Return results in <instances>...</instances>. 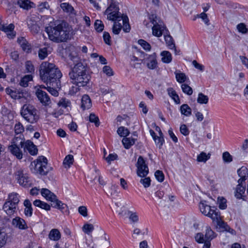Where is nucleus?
<instances>
[{
	"label": "nucleus",
	"mask_w": 248,
	"mask_h": 248,
	"mask_svg": "<svg viewBox=\"0 0 248 248\" xmlns=\"http://www.w3.org/2000/svg\"><path fill=\"white\" fill-rule=\"evenodd\" d=\"M11 145L20 146L21 148L24 147L25 143L23 136L19 135L18 137L15 136L12 140Z\"/></svg>",
	"instance_id": "a878e982"
},
{
	"label": "nucleus",
	"mask_w": 248,
	"mask_h": 248,
	"mask_svg": "<svg viewBox=\"0 0 248 248\" xmlns=\"http://www.w3.org/2000/svg\"><path fill=\"white\" fill-rule=\"evenodd\" d=\"M119 10L117 5L112 2L106 10L104 14L107 15V19L109 20L122 21L123 24V31L125 32H129L130 31V26L128 23V18L126 16L122 15Z\"/></svg>",
	"instance_id": "20e7f679"
},
{
	"label": "nucleus",
	"mask_w": 248,
	"mask_h": 248,
	"mask_svg": "<svg viewBox=\"0 0 248 248\" xmlns=\"http://www.w3.org/2000/svg\"><path fill=\"white\" fill-rule=\"evenodd\" d=\"M165 30H166V27L163 24L153 26L152 33L154 36L160 37L164 33Z\"/></svg>",
	"instance_id": "5701e85b"
},
{
	"label": "nucleus",
	"mask_w": 248,
	"mask_h": 248,
	"mask_svg": "<svg viewBox=\"0 0 248 248\" xmlns=\"http://www.w3.org/2000/svg\"><path fill=\"white\" fill-rule=\"evenodd\" d=\"M57 89H59L58 88L52 86H48L47 87V90L53 96H57L59 95V93Z\"/></svg>",
	"instance_id": "0e129e2a"
},
{
	"label": "nucleus",
	"mask_w": 248,
	"mask_h": 248,
	"mask_svg": "<svg viewBox=\"0 0 248 248\" xmlns=\"http://www.w3.org/2000/svg\"><path fill=\"white\" fill-rule=\"evenodd\" d=\"M209 101L208 96L204 95L202 93H200L198 94L197 98V102L200 104H207Z\"/></svg>",
	"instance_id": "4c0bfd02"
},
{
	"label": "nucleus",
	"mask_w": 248,
	"mask_h": 248,
	"mask_svg": "<svg viewBox=\"0 0 248 248\" xmlns=\"http://www.w3.org/2000/svg\"><path fill=\"white\" fill-rule=\"evenodd\" d=\"M217 218H215L214 219V221H213V222H216L217 223V225L220 228H221L223 229L224 231L230 232L232 233V232L233 230L232 229H231V231H230L231 228L226 223H225L224 221H223L222 220L221 217L220 216V213L218 214V216H217Z\"/></svg>",
	"instance_id": "2eb2a0df"
},
{
	"label": "nucleus",
	"mask_w": 248,
	"mask_h": 248,
	"mask_svg": "<svg viewBox=\"0 0 248 248\" xmlns=\"http://www.w3.org/2000/svg\"><path fill=\"white\" fill-rule=\"evenodd\" d=\"M60 6L63 11L66 13H72L74 10V8L69 3H62Z\"/></svg>",
	"instance_id": "79ce46f5"
},
{
	"label": "nucleus",
	"mask_w": 248,
	"mask_h": 248,
	"mask_svg": "<svg viewBox=\"0 0 248 248\" xmlns=\"http://www.w3.org/2000/svg\"><path fill=\"white\" fill-rule=\"evenodd\" d=\"M20 146L9 145L8 149L10 152L18 159H21L23 156L22 152L20 149Z\"/></svg>",
	"instance_id": "b1692460"
},
{
	"label": "nucleus",
	"mask_w": 248,
	"mask_h": 248,
	"mask_svg": "<svg viewBox=\"0 0 248 248\" xmlns=\"http://www.w3.org/2000/svg\"><path fill=\"white\" fill-rule=\"evenodd\" d=\"M19 202L18 197V194L16 193H12L9 195L8 201L6 202H9L14 205L16 206Z\"/></svg>",
	"instance_id": "473e14b6"
},
{
	"label": "nucleus",
	"mask_w": 248,
	"mask_h": 248,
	"mask_svg": "<svg viewBox=\"0 0 248 248\" xmlns=\"http://www.w3.org/2000/svg\"><path fill=\"white\" fill-rule=\"evenodd\" d=\"M211 154H206L204 152H201L197 155V161L199 162H206L208 159L210 158Z\"/></svg>",
	"instance_id": "2f4dec72"
},
{
	"label": "nucleus",
	"mask_w": 248,
	"mask_h": 248,
	"mask_svg": "<svg viewBox=\"0 0 248 248\" xmlns=\"http://www.w3.org/2000/svg\"><path fill=\"white\" fill-rule=\"evenodd\" d=\"M89 120L90 122L93 123L96 127L100 125L99 118L93 113L90 114Z\"/></svg>",
	"instance_id": "49530a36"
},
{
	"label": "nucleus",
	"mask_w": 248,
	"mask_h": 248,
	"mask_svg": "<svg viewBox=\"0 0 248 248\" xmlns=\"http://www.w3.org/2000/svg\"><path fill=\"white\" fill-rule=\"evenodd\" d=\"M206 201H201L199 204V208L202 214L210 217L213 221L220 213L218 209L215 207H211L206 204Z\"/></svg>",
	"instance_id": "423d86ee"
},
{
	"label": "nucleus",
	"mask_w": 248,
	"mask_h": 248,
	"mask_svg": "<svg viewBox=\"0 0 248 248\" xmlns=\"http://www.w3.org/2000/svg\"><path fill=\"white\" fill-rule=\"evenodd\" d=\"M16 178L18 184L24 187H30L31 182L28 175L24 172V170L20 168L15 172Z\"/></svg>",
	"instance_id": "0eeeda50"
},
{
	"label": "nucleus",
	"mask_w": 248,
	"mask_h": 248,
	"mask_svg": "<svg viewBox=\"0 0 248 248\" xmlns=\"http://www.w3.org/2000/svg\"><path fill=\"white\" fill-rule=\"evenodd\" d=\"M78 213L84 217L88 216L87 207L85 206H80L78 208Z\"/></svg>",
	"instance_id": "338daca9"
},
{
	"label": "nucleus",
	"mask_w": 248,
	"mask_h": 248,
	"mask_svg": "<svg viewBox=\"0 0 248 248\" xmlns=\"http://www.w3.org/2000/svg\"><path fill=\"white\" fill-rule=\"evenodd\" d=\"M32 79V76L26 75L21 79L19 84L22 87H26L28 86L29 81L31 80Z\"/></svg>",
	"instance_id": "a19ab883"
},
{
	"label": "nucleus",
	"mask_w": 248,
	"mask_h": 248,
	"mask_svg": "<svg viewBox=\"0 0 248 248\" xmlns=\"http://www.w3.org/2000/svg\"><path fill=\"white\" fill-rule=\"evenodd\" d=\"M238 183L234 190V196L238 200L242 199L243 201H246V196L245 195L246 191V186L245 183Z\"/></svg>",
	"instance_id": "f8f14e48"
},
{
	"label": "nucleus",
	"mask_w": 248,
	"mask_h": 248,
	"mask_svg": "<svg viewBox=\"0 0 248 248\" xmlns=\"http://www.w3.org/2000/svg\"><path fill=\"white\" fill-rule=\"evenodd\" d=\"M40 76L41 80L46 85L61 88L60 79L62 74L54 64L48 62H43L40 65Z\"/></svg>",
	"instance_id": "f03ea898"
},
{
	"label": "nucleus",
	"mask_w": 248,
	"mask_h": 248,
	"mask_svg": "<svg viewBox=\"0 0 248 248\" xmlns=\"http://www.w3.org/2000/svg\"><path fill=\"white\" fill-rule=\"evenodd\" d=\"M160 55L162 56L161 60L163 62L169 63L172 61V56L171 53L168 51H163Z\"/></svg>",
	"instance_id": "7c9ffc66"
},
{
	"label": "nucleus",
	"mask_w": 248,
	"mask_h": 248,
	"mask_svg": "<svg viewBox=\"0 0 248 248\" xmlns=\"http://www.w3.org/2000/svg\"><path fill=\"white\" fill-rule=\"evenodd\" d=\"M165 40L166 41V44L168 46H169L170 48L173 49L174 48L175 51H176V49L175 47V44L173 43V40L172 37L170 35H164Z\"/></svg>",
	"instance_id": "ea45409f"
},
{
	"label": "nucleus",
	"mask_w": 248,
	"mask_h": 248,
	"mask_svg": "<svg viewBox=\"0 0 248 248\" xmlns=\"http://www.w3.org/2000/svg\"><path fill=\"white\" fill-rule=\"evenodd\" d=\"M117 133L121 137H126L129 134L128 129L124 126H120L117 130Z\"/></svg>",
	"instance_id": "de8ad7c7"
},
{
	"label": "nucleus",
	"mask_w": 248,
	"mask_h": 248,
	"mask_svg": "<svg viewBox=\"0 0 248 248\" xmlns=\"http://www.w3.org/2000/svg\"><path fill=\"white\" fill-rule=\"evenodd\" d=\"M175 74L176 80L178 82L182 83H184L186 81V75L184 73H178L176 72H175Z\"/></svg>",
	"instance_id": "3c124183"
},
{
	"label": "nucleus",
	"mask_w": 248,
	"mask_h": 248,
	"mask_svg": "<svg viewBox=\"0 0 248 248\" xmlns=\"http://www.w3.org/2000/svg\"><path fill=\"white\" fill-rule=\"evenodd\" d=\"M37 111L34 106L29 104H26L22 107L20 114L27 122L31 124H34L39 119Z\"/></svg>",
	"instance_id": "39448f33"
},
{
	"label": "nucleus",
	"mask_w": 248,
	"mask_h": 248,
	"mask_svg": "<svg viewBox=\"0 0 248 248\" xmlns=\"http://www.w3.org/2000/svg\"><path fill=\"white\" fill-rule=\"evenodd\" d=\"M123 144L126 149H129L135 143V139L130 138H124L122 140Z\"/></svg>",
	"instance_id": "c9c22d12"
},
{
	"label": "nucleus",
	"mask_w": 248,
	"mask_h": 248,
	"mask_svg": "<svg viewBox=\"0 0 248 248\" xmlns=\"http://www.w3.org/2000/svg\"><path fill=\"white\" fill-rule=\"evenodd\" d=\"M147 66L150 69H155L157 66V62L156 60V54L153 53L152 54L148 55L147 58Z\"/></svg>",
	"instance_id": "4468645a"
},
{
	"label": "nucleus",
	"mask_w": 248,
	"mask_h": 248,
	"mask_svg": "<svg viewBox=\"0 0 248 248\" xmlns=\"http://www.w3.org/2000/svg\"><path fill=\"white\" fill-rule=\"evenodd\" d=\"M109 239L108 236L105 233L104 236L102 237V240L100 243V245L103 248L108 247L110 245Z\"/></svg>",
	"instance_id": "13d9d810"
},
{
	"label": "nucleus",
	"mask_w": 248,
	"mask_h": 248,
	"mask_svg": "<svg viewBox=\"0 0 248 248\" xmlns=\"http://www.w3.org/2000/svg\"><path fill=\"white\" fill-rule=\"evenodd\" d=\"M24 131V127L20 122H18L15 125V132L17 135L21 134Z\"/></svg>",
	"instance_id": "603ef678"
},
{
	"label": "nucleus",
	"mask_w": 248,
	"mask_h": 248,
	"mask_svg": "<svg viewBox=\"0 0 248 248\" xmlns=\"http://www.w3.org/2000/svg\"><path fill=\"white\" fill-rule=\"evenodd\" d=\"M35 168L41 175H46L49 171L47 166V160L46 157L40 156L36 160Z\"/></svg>",
	"instance_id": "6e6552de"
},
{
	"label": "nucleus",
	"mask_w": 248,
	"mask_h": 248,
	"mask_svg": "<svg viewBox=\"0 0 248 248\" xmlns=\"http://www.w3.org/2000/svg\"><path fill=\"white\" fill-rule=\"evenodd\" d=\"M114 23L112 27V31L115 34H118L122 30V23L118 20L114 21Z\"/></svg>",
	"instance_id": "58836bf2"
},
{
	"label": "nucleus",
	"mask_w": 248,
	"mask_h": 248,
	"mask_svg": "<svg viewBox=\"0 0 248 248\" xmlns=\"http://www.w3.org/2000/svg\"><path fill=\"white\" fill-rule=\"evenodd\" d=\"M35 94L40 102L44 106L51 104V100L47 93L40 89L36 90Z\"/></svg>",
	"instance_id": "9b49d317"
},
{
	"label": "nucleus",
	"mask_w": 248,
	"mask_h": 248,
	"mask_svg": "<svg viewBox=\"0 0 248 248\" xmlns=\"http://www.w3.org/2000/svg\"><path fill=\"white\" fill-rule=\"evenodd\" d=\"M74 162V157L73 155H68L63 160V164L65 165H67L68 167H70L71 165L73 164Z\"/></svg>",
	"instance_id": "5fc2aeb1"
},
{
	"label": "nucleus",
	"mask_w": 248,
	"mask_h": 248,
	"mask_svg": "<svg viewBox=\"0 0 248 248\" xmlns=\"http://www.w3.org/2000/svg\"><path fill=\"white\" fill-rule=\"evenodd\" d=\"M51 205L53 207L60 210L62 212H64L68 210L67 205L59 200L57 197L54 201H52Z\"/></svg>",
	"instance_id": "f3484780"
},
{
	"label": "nucleus",
	"mask_w": 248,
	"mask_h": 248,
	"mask_svg": "<svg viewBox=\"0 0 248 248\" xmlns=\"http://www.w3.org/2000/svg\"><path fill=\"white\" fill-rule=\"evenodd\" d=\"M16 207L9 202H5L3 205V209L8 215L11 216L16 212Z\"/></svg>",
	"instance_id": "412c9836"
},
{
	"label": "nucleus",
	"mask_w": 248,
	"mask_h": 248,
	"mask_svg": "<svg viewBox=\"0 0 248 248\" xmlns=\"http://www.w3.org/2000/svg\"><path fill=\"white\" fill-rule=\"evenodd\" d=\"M137 174L140 177H145L149 172L148 167L143 158L140 156L137 163Z\"/></svg>",
	"instance_id": "1a4fd4ad"
},
{
	"label": "nucleus",
	"mask_w": 248,
	"mask_h": 248,
	"mask_svg": "<svg viewBox=\"0 0 248 248\" xmlns=\"http://www.w3.org/2000/svg\"><path fill=\"white\" fill-rule=\"evenodd\" d=\"M58 104L60 107L66 108L70 105L71 103L69 100L62 98L60 100Z\"/></svg>",
	"instance_id": "69168bd1"
},
{
	"label": "nucleus",
	"mask_w": 248,
	"mask_h": 248,
	"mask_svg": "<svg viewBox=\"0 0 248 248\" xmlns=\"http://www.w3.org/2000/svg\"><path fill=\"white\" fill-rule=\"evenodd\" d=\"M48 55L47 48L46 47L39 49L38 51V57L40 59L44 60Z\"/></svg>",
	"instance_id": "a18cd8bd"
},
{
	"label": "nucleus",
	"mask_w": 248,
	"mask_h": 248,
	"mask_svg": "<svg viewBox=\"0 0 248 248\" xmlns=\"http://www.w3.org/2000/svg\"><path fill=\"white\" fill-rule=\"evenodd\" d=\"M155 176L158 181L162 182L164 180V175L161 170H157L155 172Z\"/></svg>",
	"instance_id": "052dcab7"
},
{
	"label": "nucleus",
	"mask_w": 248,
	"mask_h": 248,
	"mask_svg": "<svg viewBox=\"0 0 248 248\" xmlns=\"http://www.w3.org/2000/svg\"><path fill=\"white\" fill-rule=\"evenodd\" d=\"M237 173L240 177L237 183H245V181L248 177V169L245 166H242L237 170Z\"/></svg>",
	"instance_id": "dca6fc26"
},
{
	"label": "nucleus",
	"mask_w": 248,
	"mask_h": 248,
	"mask_svg": "<svg viewBox=\"0 0 248 248\" xmlns=\"http://www.w3.org/2000/svg\"><path fill=\"white\" fill-rule=\"evenodd\" d=\"M237 29L239 32L243 34L247 33L248 32V28H247L246 25L243 23L238 24L237 25Z\"/></svg>",
	"instance_id": "6e6d98bb"
},
{
	"label": "nucleus",
	"mask_w": 248,
	"mask_h": 248,
	"mask_svg": "<svg viewBox=\"0 0 248 248\" xmlns=\"http://www.w3.org/2000/svg\"><path fill=\"white\" fill-rule=\"evenodd\" d=\"M93 230L94 226L92 224L85 223L82 227L83 232L87 234H90Z\"/></svg>",
	"instance_id": "37998d69"
},
{
	"label": "nucleus",
	"mask_w": 248,
	"mask_h": 248,
	"mask_svg": "<svg viewBox=\"0 0 248 248\" xmlns=\"http://www.w3.org/2000/svg\"><path fill=\"white\" fill-rule=\"evenodd\" d=\"M215 232L210 227H207L205 234V240L211 241L215 237Z\"/></svg>",
	"instance_id": "e433bc0d"
},
{
	"label": "nucleus",
	"mask_w": 248,
	"mask_h": 248,
	"mask_svg": "<svg viewBox=\"0 0 248 248\" xmlns=\"http://www.w3.org/2000/svg\"><path fill=\"white\" fill-rule=\"evenodd\" d=\"M180 111L182 114L188 117L191 114L192 110L190 107L186 104H183L180 107Z\"/></svg>",
	"instance_id": "72a5a7b5"
},
{
	"label": "nucleus",
	"mask_w": 248,
	"mask_h": 248,
	"mask_svg": "<svg viewBox=\"0 0 248 248\" xmlns=\"http://www.w3.org/2000/svg\"><path fill=\"white\" fill-rule=\"evenodd\" d=\"M119 192L118 186L116 185H112L108 191V194L112 196L117 195Z\"/></svg>",
	"instance_id": "8fccbe9b"
},
{
	"label": "nucleus",
	"mask_w": 248,
	"mask_h": 248,
	"mask_svg": "<svg viewBox=\"0 0 248 248\" xmlns=\"http://www.w3.org/2000/svg\"><path fill=\"white\" fill-rule=\"evenodd\" d=\"M81 102V108L83 110L88 109L92 107L91 99L87 94H84L82 96Z\"/></svg>",
	"instance_id": "aec40b11"
},
{
	"label": "nucleus",
	"mask_w": 248,
	"mask_h": 248,
	"mask_svg": "<svg viewBox=\"0 0 248 248\" xmlns=\"http://www.w3.org/2000/svg\"><path fill=\"white\" fill-rule=\"evenodd\" d=\"M5 91L7 94L10 95L14 99H19L24 96L23 92L13 90L8 88L6 89Z\"/></svg>",
	"instance_id": "393cba45"
},
{
	"label": "nucleus",
	"mask_w": 248,
	"mask_h": 248,
	"mask_svg": "<svg viewBox=\"0 0 248 248\" xmlns=\"http://www.w3.org/2000/svg\"><path fill=\"white\" fill-rule=\"evenodd\" d=\"M94 28L97 32H101L104 30V25L100 20H96L94 24Z\"/></svg>",
	"instance_id": "09e8293b"
},
{
	"label": "nucleus",
	"mask_w": 248,
	"mask_h": 248,
	"mask_svg": "<svg viewBox=\"0 0 248 248\" xmlns=\"http://www.w3.org/2000/svg\"><path fill=\"white\" fill-rule=\"evenodd\" d=\"M41 193L47 201H50L52 202V201H54L57 198L56 195L51 192L47 188H42L41 191Z\"/></svg>",
	"instance_id": "4be33fe9"
},
{
	"label": "nucleus",
	"mask_w": 248,
	"mask_h": 248,
	"mask_svg": "<svg viewBox=\"0 0 248 248\" xmlns=\"http://www.w3.org/2000/svg\"><path fill=\"white\" fill-rule=\"evenodd\" d=\"M65 51L68 55L69 59L73 62L74 66L78 64V63H83L80 58L78 57L77 53L75 52L74 46H70L66 48Z\"/></svg>",
	"instance_id": "9d476101"
},
{
	"label": "nucleus",
	"mask_w": 248,
	"mask_h": 248,
	"mask_svg": "<svg viewBox=\"0 0 248 248\" xmlns=\"http://www.w3.org/2000/svg\"><path fill=\"white\" fill-rule=\"evenodd\" d=\"M61 233L57 229H52L48 234L49 238L55 241H58L61 238Z\"/></svg>",
	"instance_id": "cd10ccee"
},
{
	"label": "nucleus",
	"mask_w": 248,
	"mask_h": 248,
	"mask_svg": "<svg viewBox=\"0 0 248 248\" xmlns=\"http://www.w3.org/2000/svg\"><path fill=\"white\" fill-rule=\"evenodd\" d=\"M168 94L171 97L175 103L179 104L180 103V100L178 95L175 91L172 88H169L167 89Z\"/></svg>",
	"instance_id": "c756f323"
},
{
	"label": "nucleus",
	"mask_w": 248,
	"mask_h": 248,
	"mask_svg": "<svg viewBox=\"0 0 248 248\" xmlns=\"http://www.w3.org/2000/svg\"><path fill=\"white\" fill-rule=\"evenodd\" d=\"M17 4L20 7L25 10L31 9L33 4L30 0H18Z\"/></svg>",
	"instance_id": "c85d7f7f"
},
{
	"label": "nucleus",
	"mask_w": 248,
	"mask_h": 248,
	"mask_svg": "<svg viewBox=\"0 0 248 248\" xmlns=\"http://www.w3.org/2000/svg\"><path fill=\"white\" fill-rule=\"evenodd\" d=\"M183 92L187 95H191L193 93L192 89L187 84H183L181 85Z\"/></svg>",
	"instance_id": "864d4df0"
},
{
	"label": "nucleus",
	"mask_w": 248,
	"mask_h": 248,
	"mask_svg": "<svg viewBox=\"0 0 248 248\" xmlns=\"http://www.w3.org/2000/svg\"><path fill=\"white\" fill-rule=\"evenodd\" d=\"M7 240L6 234L0 231V248L3 247L6 243Z\"/></svg>",
	"instance_id": "e2e57ef3"
},
{
	"label": "nucleus",
	"mask_w": 248,
	"mask_h": 248,
	"mask_svg": "<svg viewBox=\"0 0 248 248\" xmlns=\"http://www.w3.org/2000/svg\"><path fill=\"white\" fill-rule=\"evenodd\" d=\"M71 28L69 24L63 20H56L51 22L45 28L49 39L56 43L67 42L70 37Z\"/></svg>",
	"instance_id": "f257e3e1"
},
{
	"label": "nucleus",
	"mask_w": 248,
	"mask_h": 248,
	"mask_svg": "<svg viewBox=\"0 0 248 248\" xmlns=\"http://www.w3.org/2000/svg\"><path fill=\"white\" fill-rule=\"evenodd\" d=\"M222 158L224 162L226 163H230L232 161V157L228 152L223 153Z\"/></svg>",
	"instance_id": "4d7b16f0"
},
{
	"label": "nucleus",
	"mask_w": 248,
	"mask_h": 248,
	"mask_svg": "<svg viewBox=\"0 0 248 248\" xmlns=\"http://www.w3.org/2000/svg\"><path fill=\"white\" fill-rule=\"evenodd\" d=\"M149 18L150 21L153 25V26L163 24V22L161 21L160 18L155 14L149 15Z\"/></svg>",
	"instance_id": "f704fd0d"
},
{
	"label": "nucleus",
	"mask_w": 248,
	"mask_h": 248,
	"mask_svg": "<svg viewBox=\"0 0 248 248\" xmlns=\"http://www.w3.org/2000/svg\"><path fill=\"white\" fill-rule=\"evenodd\" d=\"M12 225L16 228L20 230H26L28 228V226L24 219L16 217L12 220Z\"/></svg>",
	"instance_id": "ddd939ff"
},
{
	"label": "nucleus",
	"mask_w": 248,
	"mask_h": 248,
	"mask_svg": "<svg viewBox=\"0 0 248 248\" xmlns=\"http://www.w3.org/2000/svg\"><path fill=\"white\" fill-rule=\"evenodd\" d=\"M103 72L108 77L113 75L112 69L109 66H104L103 68Z\"/></svg>",
	"instance_id": "774afa93"
},
{
	"label": "nucleus",
	"mask_w": 248,
	"mask_h": 248,
	"mask_svg": "<svg viewBox=\"0 0 248 248\" xmlns=\"http://www.w3.org/2000/svg\"><path fill=\"white\" fill-rule=\"evenodd\" d=\"M217 202L220 209H224L227 207L226 200L224 198H218Z\"/></svg>",
	"instance_id": "680f3d73"
},
{
	"label": "nucleus",
	"mask_w": 248,
	"mask_h": 248,
	"mask_svg": "<svg viewBox=\"0 0 248 248\" xmlns=\"http://www.w3.org/2000/svg\"><path fill=\"white\" fill-rule=\"evenodd\" d=\"M138 44L146 51H149L151 49L150 44L143 39L139 40Z\"/></svg>",
	"instance_id": "c03bdc74"
},
{
	"label": "nucleus",
	"mask_w": 248,
	"mask_h": 248,
	"mask_svg": "<svg viewBox=\"0 0 248 248\" xmlns=\"http://www.w3.org/2000/svg\"><path fill=\"white\" fill-rule=\"evenodd\" d=\"M24 150H27L31 155H36L38 152L36 146L30 140H27L25 143Z\"/></svg>",
	"instance_id": "a211bd4d"
},
{
	"label": "nucleus",
	"mask_w": 248,
	"mask_h": 248,
	"mask_svg": "<svg viewBox=\"0 0 248 248\" xmlns=\"http://www.w3.org/2000/svg\"><path fill=\"white\" fill-rule=\"evenodd\" d=\"M35 206L38 207L46 211H49L51 209V206L47 203L43 202L40 200H36L33 202Z\"/></svg>",
	"instance_id": "bb28decb"
},
{
	"label": "nucleus",
	"mask_w": 248,
	"mask_h": 248,
	"mask_svg": "<svg viewBox=\"0 0 248 248\" xmlns=\"http://www.w3.org/2000/svg\"><path fill=\"white\" fill-rule=\"evenodd\" d=\"M17 42L20 45L22 50L27 53L31 50V45L23 37L18 38Z\"/></svg>",
	"instance_id": "6ab92c4d"
},
{
	"label": "nucleus",
	"mask_w": 248,
	"mask_h": 248,
	"mask_svg": "<svg viewBox=\"0 0 248 248\" xmlns=\"http://www.w3.org/2000/svg\"><path fill=\"white\" fill-rule=\"evenodd\" d=\"M201 18L202 19L204 22L207 25L209 24V20L208 18L207 15L204 12H202L200 14L197 15L195 18ZM196 18H194V20H195Z\"/></svg>",
	"instance_id": "bf43d9fd"
},
{
	"label": "nucleus",
	"mask_w": 248,
	"mask_h": 248,
	"mask_svg": "<svg viewBox=\"0 0 248 248\" xmlns=\"http://www.w3.org/2000/svg\"><path fill=\"white\" fill-rule=\"evenodd\" d=\"M71 82L78 87H84L89 83L91 77L86 64L78 63L71 68L69 73Z\"/></svg>",
	"instance_id": "7ed1b4c3"
}]
</instances>
